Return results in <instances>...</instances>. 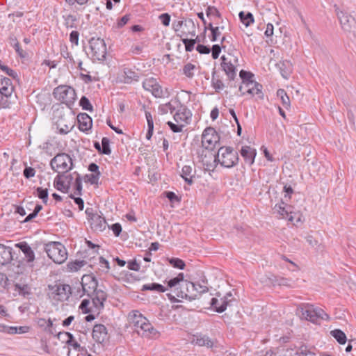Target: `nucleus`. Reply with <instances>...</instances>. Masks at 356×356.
<instances>
[{
    "instance_id": "nucleus-45",
    "label": "nucleus",
    "mask_w": 356,
    "mask_h": 356,
    "mask_svg": "<svg viewBox=\"0 0 356 356\" xmlns=\"http://www.w3.org/2000/svg\"><path fill=\"white\" fill-rule=\"evenodd\" d=\"M101 150H102V154L109 155L111 154V149L110 147V140L106 137H104L102 139Z\"/></svg>"
},
{
    "instance_id": "nucleus-12",
    "label": "nucleus",
    "mask_w": 356,
    "mask_h": 356,
    "mask_svg": "<svg viewBox=\"0 0 356 356\" xmlns=\"http://www.w3.org/2000/svg\"><path fill=\"white\" fill-rule=\"evenodd\" d=\"M175 103L177 104L178 108L173 115L174 120L178 124H184V127L190 124L192 116L191 111L179 100L175 101Z\"/></svg>"
},
{
    "instance_id": "nucleus-51",
    "label": "nucleus",
    "mask_w": 356,
    "mask_h": 356,
    "mask_svg": "<svg viewBox=\"0 0 356 356\" xmlns=\"http://www.w3.org/2000/svg\"><path fill=\"white\" fill-rule=\"evenodd\" d=\"M79 104L83 110L89 111H92V106L86 97L83 96L80 99Z\"/></svg>"
},
{
    "instance_id": "nucleus-37",
    "label": "nucleus",
    "mask_w": 356,
    "mask_h": 356,
    "mask_svg": "<svg viewBox=\"0 0 356 356\" xmlns=\"http://www.w3.org/2000/svg\"><path fill=\"white\" fill-rule=\"evenodd\" d=\"M238 17L240 21L246 26H250L254 22L253 15L248 12L245 13L243 11H241L238 13Z\"/></svg>"
},
{
    "instance_id": "nucleus-24",
    "label": "nucleus",
    "mask_w": 356,
    "mask_h": 356,
    "mask_svg": "<svg viewBox=\"0 0 356 356\" xmlns=\"http://www.w3.org/2000/svg\"><path fill=\"white\" fill-rule=\"evenodd\" d=\"M241 156L244 159L245 163L251 165L254 162V158L257 154L256 149L250 146L245 145L241 147L240 151Z\"/></svg>"
},
{
    "instance_id": "nucleus-56",
    "label": "nucleus",
    "mask_w": 356,
    "mask_h": 356,
    "mask_svg": "<svg viewBox=\"0 0 356 356\" xmlns=\"http://www.w3.org/2000/svg\"><path fill=\"white\" fill-rule=\"evenodd\" d=\"M23 175L26 179H30L35 176V170L32 167L26 166L23 171Z\"/></svg>"
},
{
    "instance_id": "nucleus-36",
    "label": "nucleus",
    "mask_w": 356,
    "mask_h": 356,
    "mask_svg": "<svg viewBox=\"0 0 356 356\" xmlns=\"http://www.w3.org/2000/svg\"><path fill=\"white\" fill-rule=\"evenodd\" d=\"M142 291H156L160 293H163L167 291V288L161 284L153 282L143 285Z\"/></svg>"
},
{
    "instance_id": "nucleus-46",
    "label": "nucleus",
    "mask_w": 356,
    "mask_h": 356,
    "mask_svg": "<svg viewBox=\"0 0 356 356\" xmlns=\"http://www.w3.org/2000/svg\"><path fill=\"white\" fill-rule=\"evenodd\" d=\"M71 294L70 296H74L76 297H82L83 294V289L81 286V282H76L74 285L71 286Z\"/></svg>"
},
{
    "instance_id": "nucleus-1",
    "label": "nucleus",
    "mask_w": 356,
    "mask_h": 356,
    "mask_svg": "<svg viewBox=\"0 0 356 356\" xmlns=\"http://www.w3.org/2000/svg\"><path fill=\"white\" fill-rule=\"evenodd\" d=\"M81 286L83 289V294L92 298V302L95 310L98 312L104 307V302L107 299L106 293L97 289L98 282L96 277L92 275H84L81 278Z\"/></svg>"
},
{
    "instance_id": "nucleus-19",
    "label": "nucleus",
    "mask_w": 356,
    "mask_h": 356,
    "mask_svg": "<svg viewBox=\"0 0 356 356\" xmlns=\"http://www.w3.org/2000/svg\"><path fill=\"white\" fill-rule=\"evenodd\" d=\"M107 329L104 325L96 324L92 330V338L99 343H104L107 339Z\"/></svg>"
},
{
    "instance_id": "nucleus-21",
    "label": "nucleus",
    "mask_w": 356,
    "mask_h": 356,
    "mask_svg": "<svg viewBox=\"0 0 356 356\" xmlns=\"http://www.w3.org/2000/svg\"><path fill=\"white\" fill-rule=\"evenodd\" d=\"M192 343L199 346H206L212 348L214 345V341L208 335L202 333H197L193 336Z\"/></svg>"
},
{
    "instance_id": "nucleus-20",
    "label": "nucleus",
    "mask_w": 356,
    "mask_h": 356,
    "mask_svg": "<svg viewBox=\"0 0 356 356\" xmlns=\"http://www.w3.org/2000/svg\"><path fill=\"white\" fill-rule=\"evenodd\" d=\"M78 127L81 131L87 132L92 126V118L85 113H79L77 117Z\"/></svg>"
},
{
    "instance_id": "nucleus-17",
    "label": "nucleus",
    "mask_w": 356,
    "mask_h": 356,
    "mask_svg": "<svg viewBox=\"0 0 356 356\" xmlns=\"http://www.w3.org/2000/svg\"><path fill=\"white\" fill-rule=\"evenodd\" d=\"M221 59V67L229 81H233L236 76V67L232 62V58L222 56Z\"/></svg>"
},
{
    "instance_id": "nucleus-5",
    "label": "nucleus",
    "mask_w": 356,
    "mask_h": 356,
    "mask_svg": "<svg viewBox=\"0 0 356 356\" xmlns=\"http://www.w3.org/2000/svg\"><path fill=\"white\" fill-rule=\"evenodd\" d=\"M44 250L49 258L56 264H63L67 258V250L60 242H49L45 245Z\"/></svg>"
},
{
    "instance_id": "nucleus-39",
    "label": "nucleus",
    "mask_w": 356,
    "mask_h": 356,
    "mask_svg": "<svg viewBox=\"0 0 356 356\" xmlns=\"http://www.w3.org/2000/svg\"><path fill=\"white\" fill-rule=\"evenodd\" d=\"M86 264L84 260H75L67 264V270L69 272H76Z\"/></svg>"
},
{
    "instance_id": "nucleus-35",
    "label": "nucleus",
    "mask_w": 356,
    "mask_h": 356,
    "mask_svg": "<svg viewBox=\"0 0 356 356\" xmlns=\"http://www.w3.org/2000/svg\"><path fill=\"white\" fill-rule=\"evenodd\" d=\"M178 108L177 104H175V102H169L166 104H161L159 106V111L161 114H166L168 112L170 113H173L174 112H176Z\"/></svg>"
},
{
    "instance_id": "nucleus-30",
    "label": "nucleus",
    "mask_w": 356,
    "mask_h": 356,
    "mask_svg": "<svg viewBox=\"0 0 356 356\" xmlns=\"http://www.w3.org/2000/svg\"><path fill=\"white\" fill-rule=\"evenodd\" d=\"M239 76H240L241 79H242V83H243V86H241L239 87V90L241 92L243 91V89L244 88L249 86V83H253L254 81V80H252L254 74L250 72H248V71L241 70L239 72Z\"/></svg>"
},
{
    "instance_id": "nucleus-33",
    "label": "nucleus",
    "mask_w": 356,
    "mask_h": 356,
    "mask_svg": "<svg viewBox=\"0 0 356 356\" xmlns=\"http://www.w3.org/2000/svg\"><path fill=\"white\" fill-rule=\"evenodd\" d=\"M58 337H59L61 334H64L67 337V340L66 341V343L68 346H72L74 350L80 351L83 349L82 347H81L80 344L75 340L73 334L68 332H59L58 334Z\"/></svg>"
},
{
    "instance_id": "nucleus-14",
    "label": "nucleus",
    "mask_w": 356,
    "mask_h": 356,
    "mask_svg": "<svg viewBox=\"0 0 356 356\" xmlns=\"http://www.w3.org/2000/svg\"><path fill=\"white\" fill-rule=\"evenodd\" d=\"M143 88L145 90L151 92L152 95L156 98H161L164 96L162 87L153 77L145 79L143 82Z\"/></svg>"
},
{
    "instance_id": "nucleus-2",
    "label": "nucleus",
    "mask_w": 356,
    "mask_h": 356,
    "mask_svg": "<svg viewBox=\"0 0 356 356\" xmlns=\"http://www.w3.org/2000/svg\"><path fill=\"white\" fill-rule=\"evenodd\" d=\"M127 318L130 326L138 335L143 337H151L156 334L157 331L139 311H131L128 314Z\"/></svg>"
},
{
    "instance_id": "nucleus-32",
    "label": "nucleus",
    "mask_w": 356,
    "mask_h": 356,
    "mask_svg": "<svg viewBox=\"0 0 356 356\" xmlns=\"http://www.w3.org/2000/svg\"><path fill=\"white\" fill-rule=\"evenodd\" d=\"M211 86L216 92H219L225 88V85L220 79V76L217 74L215 68L213 70L211 74Z\"/></svg>"
},
{
    "instance_id": "nucleus-40",
    "label": "nucleus",
    "mask_w": 356,
    "mask_h": 356,
    "mask_svg": "<svg viewBox=\"0 0 356 356\" xmlns=\"http://www.w3.org/2000/svg\"><path fill=\"white\" fill-rule=\"evenodd\" d=\"M63 18L67 29L76 28V22H77V18L75 15L72 14L63 15Z\"/></svg>"
},
{
    "instance_id": "nucleus-54",
    "label": "nucleus",
    "mask_w": 356,
    "mask_h": 356,
    "mask_svg": "<svg viewBox=\"0 0 356 356\" xmlns=\"http://www.w3.org/2000/svg\"><path fill=\"white\" fill-rule=\"evenodd\" d=\"M99 266L100 270L104 273H108L110 269L109 262L105 259L103 257H99Z\"/></svg>"
},
{
    "instance_id": "nucleus-18",
    "label": "nucleus",
    "mask_w": 356,
    "mask_h": 356,
    "mask_svg": "<svg viewBox=\"0 0 356 356\" xmlns=\"http://www.w3.org/2000/svg\"><path fill=\"white\" fill-rule=\"evenodd\" d=\"M73 179L71 175L58 174L54 181L55 188L62 192L67 193L70 188V181Z\"/></svg>"
},
{
    "instance_id": "nucleus-41",
    "label": "nucleus",
    "mask_w": 356,
    "mask_h": 356,
    "mask_svg": "<svg viewBox=\"0 0 356 356\" xmlns=\"http://www.w3.org/2000/svg\"><path fill=\"white\" fill-rule=\"evenodd\" d=\"M277 96L280 98L283 106L288 109L290 107V99L284 89H279L277 91Z\"/></svg>"
},
{
    "instance_id": "nucleus-3",
    "label": "nucleus",
    "mask_w": 356,
    "mask_h": 356,
    "mask_svg": "<svg viewBox=\"0 0 356 356\" xmlns=\"http://www.w3.org/2000/svg\"><path fill=\"white\" fill-rule=\"evenodd\" d=\"M238 160V152L232 147H221L218 149L217 154L214 155V162L227 168L236 165Z\"/></svg>"
},
{
    "instance_id": "nucleus-55",
    "label": "nucleus",
    "mask_w": 356,
    "mask_h": 356,
    "mask_svg": "<svg viewBox=\"0 0 356 356\" xmlns=\"http://www.w3.org/2000/svg\"><path fill=\"white\" fill-rule=\"evenodd\" d=\"M90 304V300L88 299H84L81 301L79 305V309L81 310L83 314H89L91 311L88 307Z\"/></svg>"
},
{
    "instance_id": "nucleus-52",
    "label": "nucleus",
    "mask_w": 356,
    "mask_h": 356,
    "mask_svg": "<svg viewBox=\"0 0 356 356\" xmlns=\"http://www.w3.org/2000/svg\"><path fill=\"white\" fill-rule=\"evenodd\" d=\"M167 124L168 125V127H170V129L172 130V132L174 133H179V132H181L182 130H183V128L184 127V124H175L170 121H168L167 122Z\"/></svg>"
},
{
    "instance_id": "nucleus-59",
    "label": "nucleus",
    "mask_w": 356,
    "mask_h": 356,
    "mask_svg": "<svg viewBox=\"0 0 356 356\" xmlns=\"http://www.w3.org/2000/svg\"><path fill=\"white\" fill-rule=\"evenodd\" d=\"M127 267L129 270L139 271L140 264L136 260H131L127 262Z\"/></svg>"
},
{
    "instance_id": "nucleus-42",
    "label": "nucleus",
    "mask_w": 356,
    "mask_h": 356,
    "mask_svg": "<svg viewBox=\"0 0 356 356\" xmlns=\"http://www.w3.org/2000/svg\"><path fill=\"white\" fill-rule=\"evenodd\" d=\"M197 70L195 65L188 63L184 65L182 72L183 74L189 79H192L195 75V71Z\"/></svg>"
},
{
    "instance_id": "nucleus-26",
    "label": "nucleus",
    "mask_w": 356,
    "mask_h": 356,
    "mask_svg": "<svg viewBox=\"0 0 356 356\" xmlns=\"http://www.w3.org/2000/svg\"><path fill=\"white\" fill-rule=\"evenodd\" d=\"M195 174L196 170L194 167L190 165H185L182 168L181 177L188 185H191L193 183V178Z\"/></svg>"
},
{
    "instance_id": "nucleus-60",
    "label": "nucleus",
    "mask_w": 356,
    "mask_h": 356,
    "mask_svg": "<svg viewBox=\"0 0 356 356\" xmlns=\"http://www.w3.org/2000/svg\"><path fill=\"white\" fill-rule=\"evenodd\" d=\"M130 19V16L129 15H124L123 17H122L120 19H119L117 22V28H122L123 27L125 24H127V22L129 21Z\"/></svg>"
},
{
    "instance_id": "nucleus-11",
    "label": "nucleus",
    "mask_w": 356,
    "mask_h": 356,
    "mask_svg": "<svg viewBox=\"0 0 356 356\" xmlns=\"http://www.w3.org/2000/svg\"><path fill=\"white\" fill-rule=\"evenodd\" d=\"M220 141V136L216 129L207 127L202 135V145L207 149L213 150Z\"/></svg>"
},
{
    "instance_id": "nucleus-28",
    "label": "nucleus",
    "mask_w": 356,
    "mask_h": 356,
    "mask_svg": "<svg viewBox=\"0 0 356 356\" xmlns=\"http://www.w3.org/2000/svg\"><path fill=\"white\" fill-rule=\"evenodd\" d=\"M74 126V121L73 120V118H72L70 121H67L65 118H61L57 122L58 132L60 134H68L72 129Z\"/></svg>"
},
{
    "instance_id": "nucleus-38",
    "label": "nucleus",
    "mask_w": 356,
    "mask_h": 356,
    "mask_svg": "<svg viewBox=\"0 0 356 356\" xmlns=\"http://www.w3.org/2000/svg\"><path fill=\"white\" fill-rule=\"evenodd\" d=\"M330 334L339 344H345L347 341L346 334L340 329H335L330 331Z\"/></svg>"
},
{
    "instance_id": "nucleus-16",
    "label": "nucleus",
    "mask_w": 356,
    "mask_h": 356,
    "mask_svg": "<svg viewBox=\"0 0 356 356\" xmlns=\"http://www.w3.org/2000/svg\"><path fill=\"white\" fill-rule=\"evenodd\" d=\"M197 297L198 293L196 291V283L186 280L184 285H182L181 290L180 289L179 298L186 299L191 301L195 300L197 298Z\"/></svg>"
},
{
    "instance_id": "nucleus-4",
    "label": "nucleus",
    "mask_w": 356,
    "mask_h": 356,
    "mask_svg": "<svg viewBox=\"0 0 356 356\" xmlns=\"http://www.w3.org/2000/svg\"><path fill=\"white\" fill-rule=\"evenodd\" d=\"M53 95L57 101L65 104L69 108H71L76 99L74 88L67 85H60L56 87L54 89Z\"/></svg>"
},
{
    "instance_id": "nucleus-44",
    "label": "nucleus",
    "mask_w": 356,
    "mask_h": 356,
    "mask_svg": "<svg viewBox=\"0 0 356 356\" xmlns=\"http://www.w3.org/2000/svg\"><path fill=\"white\" fill-rule=\"evenodd\" d=\"M29 330V327L28 326H19V327H14L11 326L8 327V333L10 334H24L28 332Z\"/></svg>"
},
{
    "instance_id": "nucleus-63",
    "label": "nucleus",
    "mask_w": 356,
    "mask_h": 356,
    "mask_svg": "<svg viewBox=\"0 0 356 356\" xmlns=\"http://www.w3.org/2000/svg\"><path fill=\"white\" fill-rule=\"evenodd\" d=\"M12 47L15 49L16 53L20 58H24L27 56L26 52L21 48L19 42Z\"/></svg>"
},
{
    "instance_id": "nucleus-6",
    "label": "nucleus",
    "mask_w": 356,
    "mask_h": 356,
    "mask_svg": "<svg viewBox=\"0 0 356 356\" xmlns=\"http://www.w3.org/2000/svg\"><path fill=\"white\" fill-rule=\"evenodd\" d=\"M51 169L58 174H65L73 168L71 156L66 153L57 154L50 161Z\"/></svg>"
},
{
    "instance_id": "nucleus-58",
    "label": "nucleus",
    "mask_w": 356,
    "mask_h": 356,
    "mask_svg": "<svg viewBox=\"0 0 356 356\" xmlns=\"http://www.w3.org/2000/svg\"><path fill=\"white\" fill-rule=\"evenodd\" d=\"M211 51L213 59H217L221 52V47L219 44H214Z\"/></svg>"
},
{
    "instance_id": "nucleus-47",
    "label": "nucleus",
    "mask_w": 356,
    "mask_h": 356,
    "mask_svg": "<svg viewBox=\"0 0 356 356\" xmlns=\"http://www.w3.org/2000/svg\"><path fill=\"white\" fill-rule=\"evenodd\" d=\"M36 195L41 199L44 204H47L48 200V190L42 187H38L36 188Z\"/></svg>"
},
{
    "instance_id": "nucleus-48",
    "label": "nucleus",
    "mask_w": 356,
    "mask_h": 356,
    "mask_svg": "<svg viewBox=\"0 0 356 356\" xmlns=\"http://www.w3.org/2000/svg\"><path fill=\"white\" fill-rule=\"evenodd\" d=\"M169 263L174 267L178 269H184L185 267L184 261L179 258H171L169 259Z\"/></svg>"
},
{
    "instance_id": "nucleus-22",
    "label": "nucleus",
    "mask_w": 356,
    "mask_h": 356,
    "mask_svg": "<svg viewBox=\"0 0 356 356\" xmlns=\"http://www.w3.org/2000/svg\"><path fill=\"white\" fill-rule=\"evenodd\" d=\"M14 86L9 78L5 77L0 74V93L6 97L12 95Z\"/></svg>"
},
{
    "instance_id": "nucleus-61",
    "label": "nucleus",
    "mask_w": 356,
    "mask_h": 356,
    "mask_svg": "<svg viewBox=\"0 0 356 356\" xmlns=\"http://www.w3.org/2000/svg\"><path fill=\"white\" fill-rule=\"evenodd\" d=\"M196 50L201 54H208L211 51V49L209 46L200 44L197 45Z\"/></svg>"
},
{
    "instance_id": "nucleus-64",
    "label": "nucleus",
    "mask_w": 356,
    "mask_h": 356,
    "mask_svg": "<svg viewBox=\"0 0 356 356\" xmlns=\"http://www.w3.org/2000/svg\"><path fill=\"white\" fill-rule=\"evenodd\" d=\"M100 176L101 173L90 174L89 175H86V177H88V181L91 184H97L99 181Z\"/></svg>"
},
{
    "instance_id": "nucleus-31",
    "label": "nucleus",
    "mask_w": 356,
    "mask_h": 356,
    "mask_svg": "<svg viewBox=\"0 0 356 356\" xmlns=\"http://www.w3.org/2000/svg\"><path fill=\"white\" fill-rule=\"evenodd\" d=\"M124 82L125 83L130 84L133 82H137L139 81L140 76L139 74L132 70L130 68H124Z\"/></svg>"
},
{
    "instance_id": "nucleus-29",
    "label": "nucleus",
    "mask_w": 356,
    "mask_h": 356,
    "mask_svg": "<svg viewBox=\"0 0 356 356\" xmlns=\"http://www.w3.org/2000/svg\"><path fill=\"white\" fill-rule=\"evenodd\" d=\"M246 92L252 95H257V98L259 99H264V93L262 92L263 86L261 84L257 81L249 83V86L245 87Z\"/></svg>"
},
{
    "instance_id": "nucleus-7",
    "label": "nucleus",
    "mask_w": 356,
    "mask_h": 356,
    "mask_svg": "<svg viewBox=\"0 0 356 356\" xmlns=\"http://www.w3.org/2000/svg\"><path fill=\"white\" fill-rule=\"evenodd\" d=\"M185 281L183 273H180L176 277L165 281L167 283V290L170 291V293H167V296L171 302H179L177 298H179L180 289L181 290L182 285H184Z\"/></svg>"
},
{
    "instance_id": "nucleus-27",
    "label": "nucleus",
    "mask_w": 356,
    "mask_h": 356,
    "mask_svg": "<svg viewBox=\"0 0 356 356\" xmlns=\"http://www.w3.org/2000/svg\"><path fill=\"white\" fill-rule=\"evenodd\" d=\"M15 247L24 253L28 263L33 262L35 260V254L26 242L22 241L16 243Z\"/></svg>"
},
{
    "instance_id": "nucleus-13",
    "label": "nucleus",
    "mask_w": 356,
    "mask_h": 356,
    "mask_svg": "<svg viewBox=\"0 0 356 356\" xmlns=\"http://www.w3.org/2000/svg\"><path fill=\"white\" fill-rule=\"evenodd\" d=\"M341 28L346 32L352 33L355 35L356 21L355 18L347 13L340 11L337 13Z\"/></svg>"
},
{
    "instance_id": "nucleus-62",
    "label": "nucleus",
    "mask_w": 356,
    "mask_h": 356,
    "mask_svg": "<svg viewBox=\"0 0 356 356\" xmlns=\"http://www.w3.org/2000/svg\"><path fill=\"white\" fill-rule=\"evenodd\" d=\"M165 197L169 200L170 202H178L180 201V199L178 196L172 191L165 192Z\"/></svg>"
},
{
    "instance_id": "nucleus-43",
    "label": "nucleus",
    "mask_w": 356,
    "mask_h": 356,
    "mask_svg": "<svg viewBox=\"0 0 356 356\" xmlns=\"http://www.w3.org/2000/svg\"><path fill=\"white\" fill-rule=\"evenodd\" d=\"M184 26L188 27L189 31L188 33H184L186 36L191 35L192 37L195 36L196 31H195V24L194 21L192 19H188L184 22Z\"/></svg>"
},
{
    "instance_id": "nucleus-25",
    "label": "nucleus",
    "mask_w": 356,
    "mask_h": 356,
    "mask_svg": "<svg viewBox=\"0 0 356 356\" xmlns=\"http://www.w3.org/2000/svg\"><path fill=\"white\" fill-rule=\"evenodd\" d=\"M12 248L0 243V265L5 266L13 260Z\"/></svg>"
},
{
    "instance_id": "nucleus-10",
    "label": "nucleus",
    "mask_w": 356,
    "mask_h": 356,
    "mask_svg": "<svg viewBox=\"0 0 356 356\" xmlns=\"http://www.w3.org/2000/svg\"><path fill=\"white\" fill-rule=\"evenodd\" d=\"M89 44L93 59L98 61H104L107 54L104 40L99 38H92L89 40Z\"/></svg>"
},
{
    "instance_id": "nucleus-49",
    "label": "nucleus",
    "mask_w": 356,
    "mask_h": 356,
    "mask_svg": "<svg viewBox=\"0 0 356 356\" xmlns=\"http://www.w3.org/2000/svg\"><path fill=\"white\" fill-rule=\"evenodd\" d=\"M74 193L77 195H81V191H82V179L80 176V175L77 174V177L75 179L74 181Z\"/></svg>"
},
{
    "instance_id": "nucleus-57",
    "label": "nucleus",
    "mask_w": 356,
    "mask_h": 356,
    "mask_svg": "<svg viewBox=\"0 0 356 356\" xmlns=\"http://www.w3.org/2000/svg\"><path fill=\"white\" fill-rule=\"evenodd\" d=\"M162 24L165 26H168L170 22V15L168 13H163L159 16Z\"/></svg>"
},
{
    "instance_id": "nucleus-8",
    "label": "nucleus",
    "mask_w": 356,
    "mask_h": 356,
    "mask_svg": "<svg viewBox=\"0 0 356 356\" xmlns=\"http://www.w3.org/2000/svg\"><path fill=\"white\" fill-rule=\"evenodd\" d=\"M300 312L301 318L314 323H317L318 320L330 319L329 315L323 309L314 307L312 305H308L305 308H302Z\"/></svg>"
},
{
    "instance_id": "nucleus-9",
    "label": "nucleus",
    "mask_w": 356,
    "mask_h": 356,
    "mask_svg": "<svg viewBox=\"0 0 356 356\" xmlns=\"http://www.w3.org/2000/svg\"><path fill=\"white\" fill-rule=\"evenodd\" d=\"M49 293V296L51 298L58 301L67 300L71 294V286L66 284H56L48 286Z\"/></svg>"
},
{
    "instance_id": "nucleus-23",
    "label": "nucleus",
    "mask_w": 356,
    "mask_h": 356,
    "mask_svg": "<svg viewBox=\"0 0 356 356\" xmlns=\"http://www.w3.org/2000/svg\"><path fill=\"white\" fill-rule=\"evenodd\" d=\"M90 222L92 229L95 231L102 232L106 228V221L105 218L97 213L91 216Z\"/></svg>"
},
{
    "instance_id": "nucleus-15",
    "label": "nucleus",
    "mask_w": 356,
    "mask_h": 356,
    "mask_svg": "<svg viewBox=\"0 0 356 356\" xmlns=\"http://www.w3.org/2000/svg\"><path fill=\"white\" fill-rule=\"evenodd\" d=\"M234 300L232 293H226L222 298L218 299L213 298L211 300V305L218 313H222L226 310L227 306L231 305L232 301Z\"/></svg>"
},
{
    "instance_id": "nucleus-53",
    "label": "nucleus",
    "mask_w": 356,
    "mask_h": 356,
    "mask_svg": "<svg viewBox=\"0 0 356 356\" xmlns=\"http://www.w3.org/2000/svg\"><path fill=\"white\" fill-rule=\"evenodd\" d=\"M206 14L208 17L213 15V16L217 17L219 19L221 18L220 13L218 11V10L215 6H208L206 10Z\"/></svg>"
},
{
    "instance_id": "nucleus-34",
    "label": "nucleus",
    "mask_w": 356,
    "mask_h": 356,
    "mask_svg": "<svg viewBox=\"0 0 356 356\" xmlns=\"http://www.w3.org/2000/svg\"><path fill=\"white\" fill-rule=\"evenodd\" d=\"M290 206H282V204H275V210L284 218H287L289 221H293V216L291 211H289Z\"/></svg>"
},
{
    "instance_id": "nucleus-50",
    "label": "nucleus",
    "mask_w": 356,
    "mask_h": 356,
    "mask_svg": "<svg viewBox=\"0 0 356 356\" xmlns=\"http://www.w3.org/2000/svg\"><path fill=\"white\" fill-rule=\"evenodd\" d=\"M183 44L185 45V49L186 51H192L194 49V46L196 44V40L183 38L181 40Z\"/></svg>"
}]
</instances>
